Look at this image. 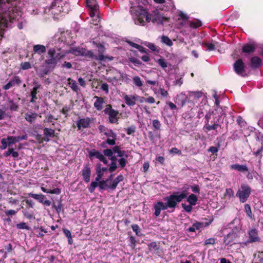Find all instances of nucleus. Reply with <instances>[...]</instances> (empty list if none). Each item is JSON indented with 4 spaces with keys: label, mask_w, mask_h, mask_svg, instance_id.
I'll list each match as a JSON object with an SVG mask.
<instances>
[{
    "label": "nucleus",
    "mask_w": 263,
    "mask_h": 263,
    "mask_svg": "<svg viewBox=\"0 0 263 263\" xmlns=\"http://www.w3.org/2000/svg\"><path fill=\"white\" fill-rule=\"evenodd\" d=\"M187 194L185 191H183L181 193L175 192L170 195L163 198L164 201H166V202L158 201L155 205H157L160 210H165L170 208L173 209L172 211H174L178 203L181 202L183 199L187 197Z\"/></svg>",
    "instance_id": "f257e3e1"
},
{
    "label": "nucleus",
    "mask_w": 263,
    "mask_h": 263,
    "mask_svg": "<svg viewBox=\"0 0 263 263\" xmlns=\"http://www.w3.org/2000/svg\"><path fill=\"white\" fill-rule=\"evenodd\" d=\"M130 12L132 15H135L137 17L136 20V23L137 24L144 26L145 22L147 23L151 22L150 13L146 9H142V7L139 6H131Z\"/></svg>",
    "instance_id": "f03ea898"
},
{
    "label": "nucleus",
    "mask_w": 263,
    "mask_h": 263,
    "mask_svg": "<svg viewBox=\"0 0 263 263\" xmlns=\"http://www.w3.org/2000/svg\"><path fill=\"white\" fill-rule=\"evenodd\" d=\"M212 114L208 112L205 115L204 125L203 128L207 131L216 130L218 127L221 128L219 124V118L212 117Z\"/></svg>",
    "instance_id": "7ed1b4c3"
},
{
    "label": "nucleus",
    "mask_w": 263,
    "mask_h": 263,
    "mask_svg": "<svg viewBox=\"0 0 263 263\" xmlns=\"http://www.w3.org/2000/svg\"><path fill=\"white\" fill-rule=\"evenodd\" d=\"M251 192V188L248 184L242 183L236 192V196L241 203H245L248 200Z\"/></svg>",
    "instance_id": "20e7f679"
},
{
    "label": "nucleus",
    "mask_w": 263,
    "mask_h": 263,
    "mask_svg": "<svg viewBox=\"0 0 263 263\" xmlns=\"http://www.w3.org/2000/svg\"><path fill=\"white\" fill-rule=\"evenodd\" d=\"M103 112L106 115L108 116L109 122L110 123H117L119 117L118 115L119 112L118 110L112 108L111 105L108 104L106 106Z\"/></svg>",
    "instance_id": "39448f33"
},
{
    "label": "nucleus",
    "mask_w": 263,
    "mask_h": 263,
    "mask_svg": "<svg viewBox=\"0 0 263 263\" xmlns=\"http://www.w3.org/2000/svg\"><path fill=\"white\" fill-rule=\"evenodd\" d=\"M245 67V64L242 59L237 60L233 64V68L235 73L242 77L248 76L246 72Z\"/></svg>",
    "instance_id": "423d86ee"
},
{
    "label": "nucleus",
    "mask_w": 263,
    "mask_h": 263,
    "mask_svg": "<svg viewBox=\"0 0 263 263\" xmlns=\"http://www.w3.org/2000/svg\"><path fill=\"white\" fill-rule=\"evenodd\" d=\"M56 50L54 48H50L48 50V55L49 58L45 61V63L48 65V67L51 68V70H53L58 63L56 58H54Z\"/></svg>",
    "instance_id": "0eeeda50"
},
{
    "label": "nucleus",
    "mask_w": 263,
    "mask_h": 263,
    "mask_svg": "<svg viewBox=\"0 0 263 263\" xmlns=\"http://www.w3.org/2000/svg\"><path fill=\"white\" fill-rule=\"evenodd\" d=\"M148 250L149 252H152V254L158 257H161L163 254V251L160 248V246L158 245L157 242L155 241L152 242L148 244Z\"/></svg>",
    "instance_id": "6e6552de"
},
{
    "label": "nucleus",
    "mask_w": 263,
    "mask_h": 263,
    "mask_svg": "<svg viewBox=\"0 0 263 263\" xmlns=\"http://www.w3.org/2000/svg\"><path fill=\"white\" fill-rule=\"evenodd\" d=\"M86 6L89 10V15L93 17L99 9V5L96 0H86Z\"/></svg>",
    "instance_id": "1a4fd4ad"
},
{
    "label": "nucleus",
    "mask_w": 263,
    "mask_h": 263,
    "mask_svg": "<svg viewBox=\"0 0 263 263\" xmlns=\"http://www.w3.org/2000/svg\"><path fill=\"white\" fill-rule=\"evenodd\" d=\"M84 56L100 61H105L106 59L111 61L113 59L112 57L102 56V55H99L98 56L95 55L91 50H87L86 49H85Z\"/></svg>",
    "instance_id": "9d476101"
},
{
    "label": "nucleus",
    "mask_w": 263,
    "mask_h": 263,
    "mask_svg": "<svg viewBox=\"0 0 263 263\" xmlns=\"http://www.w3.org/2000/svg\"><path fill=\"white\" fill-rule=\"evenodd\" d=\"M256 140L258 143L259 148L256 151L254 148L253 154L256 157H259V159H261L262 157L261 153L263 152V136L260 135H257Z\"/></svg>",
    "instance_id": "9b49d317"
},
{
    "label": "nucleus",
    "mask_w": 263,
    "mask_h": 263,
    "mask_svg": "<svg viewBox=\"0 0 263 263\" xmlns=\"http://www.w3.org/2000/svg\"><path fill=\"white\" fill-rule=\"evenodd\" d=\"M248 235V242L249 243L260 241V238L258 236V231L256 229L253 228L249 231Z\"/></svg>",
    "instance_id": "f8f14e48"
},
{
    "label": "nucleus",
    "mask_w": 263,
    "mask_h": 263,
    "mask_svg": "<svg viewBox=\"0 0 263 263\" xmlns=\"http://www.w3.org/2000/svg\"><path fill=\"white\" fill-rule=\"evenodd\" d=\"M22 83V80L19 76H15L9 82L3 87V89L8 90L11 87L15 85L19 86Z\"/></svg>",
    "instance_id": "ddd939ff"
},
{
    "label": "nucleus",
    "mask_w": 263,
    "mask_h": 263,
    "mask_svg": "<svg viewBox=\"0 0 263 263\" xmlns=\"http://www.w3.org/2000/svg\"><path fill=\"white\" fill-rule=\"evenodd\" d=\"M82 175L84 181L86 182H89L91 175V168L89 162L84 166L82 170Z\"/></svg>",
    "instance_id": "4468645a"
},
{
    "label": "nucleus",
    "mask_w": 263,
    "mask_h": 263,
    "mask_svg": "<svg viewBox=\"0 0 263 263\" xmlns=\"http://www.w3.org/2000/svg\"><path fill=\"white\" fill-rule=\"evenodd\" d=\"M149 17L151 18V21H152L153 23H158L161 24H163L164 21H167L168 18L161 16L159 13H153L150 14Z\"/></svg>",
    "instance_id": "2eb2a0df"
},
{
    "label": "nucleus",
    "mask_w": 263,
    "mask_h": 263,
    "mask_svg": "<svg viewBox=\"0 0 263 263\" xmlns=\"http://www.w3.org/2000/svg\"><path fill=\"white\" fill-rule=\"evenodd\" d=\"M44 136L42 141L49 142L50 138H53L55 136L54 129L45 127L43 129Z\"/></svg>",
    "instance_id": "dca6fc26"
},
{
    "label": "nucleus",
    "mask_w": 263,
    "mask_h": 263,
    "mask_svg": "<svg viewBox=\"0 0 263 263\" xmlns=\"http://www.w3.org/2000/svg\"><path fill=\"white\" fill-rule=\"evenodd\" d=\"M262 65L261 59L257 56L252 57L250 59V66L252 69H256Z\"/></svg>",
    "instance_id": "f3484780"
},
{
    "label": "nucleus",
    "mask_w": 263,
    "mask_h": 263,
    "mask_svg": "<svg viewBox=\"0 0 263 263\" xmlns=\"http://www.w3.org/2000/svg\"><path fill=\"white\" fill-rule=\"evenodd\" d=\"M27 136L26 135H24L22 136H8L7 140L8 145H10L12 144H14L15 143L18 142L19 141L23 140H27Z\"/></svg>",
    "instance_id": "a211bd4d"
},
{
    "label": "nucleus",
    "mask_w": 263,
    "mask_h": 263,
    "mask_svg": "<svg viewBox=\"0 0 263 263\" xmlns=\"http://www.w3.org/2000/svg\"><path fill=\"white\" fill-rule=\"evenodd\" d=\"M41 88V85L40 84L36 83L35 85L33 87L30 92V96L31 97V99L30 102L32 103L35 102V101L37 99V97L36 96V94L38 92H39V90Z\"/></svg>",
    "instance_id": "6ab92c4d"
},
{
    "label": "nucleus",
    "mask_w": 263,
    "mask_h": 263,
    "mask_svg": "<svg viewBox=\"0 0 263 263\" xmlns=\"http://www.w3.org/2000/svg\"><path fill=\"white\" fill-rule=\"evenodd\" d=\"M187 99V97L184 94L181 93L176 96L175 103L182 107L185 105Z\"/></svg>",
    "instance_id": "aec40b11"
},
{
    "label": "nucleus",
    "mask_w": 263,
    "mask_h": 263,
    "mask_svg": "<svg viewBox=\"0 0 263 263\" xmlns=\"http://www.w3.org/2000/svg\"><path fill=\"white\" fill-rule=\"evenodd\" d=\"M93 98L96 99V100L93 104L94 107L98 110H101L103 109V105L105 103L104 98L102 97H98L97 96H95Z\"/></svg>",
    "instance_id": "412c9836"
},
{
    "label": "nucleus",
    "mask_w": 263,
    "mask_h": 263,
    "mask_svg": "<svg viewBox=\"0 0 263 263\" xmlns=\"http://www.w3.org/2000/svg\"><path fill=\"white\" fill-rule=\"evenodd\" d=\"M44 184H43L41 187V190L44 193H49V194H56V195H59L61 193V190L60 189L57 187L54 188L53 189H47L46 187L47 185H46L44 186Z\"/></svg>",
    "instance_id": "4be33fe9"
},
{
    "label": "nucleus",
    "mask_w": 263,
    "mask_h": 263,
    "mask_svg": "<svg viewBox=\"0 0 263 263\" xmlns=\"http://www.w3.org/2000/svg\"><path fill=\"white\" fill-rule=\"evenodd\" d=\"M256 49V46L254 44H246L242 47V52L247 54L253 53Z\"/></svg>",
    "instance_id": "5701e85b"
},
{
    "label": "nucleus",
    "mask_w": 263,
    "mask_h": 263,
    "mask_svg": "<svg viewBox=\"0 0 263 263\" xmlns=\"http://www.w3.org/2000/svg\"><path fill=\"white\" fill-rule=\"evenodd\" d=\"M90 123V120L89 118L86 119H81L77 122V127L79 129H80L81 127L87 128L89 127Z\"/></svg>",
    "instance_id": "b1692460"
},
{
    "label": "nucleus",
    "mask_w": 263,
    "mask_h": 263,
    "mask_svg": "<svg viewBox=\"0 0 263 263\" xmlns=\"http://www.w3.org/2000/svg\"><path fill=\"white\" fill-rule=\"evenodd\" d=\"M125 103L129 106H132L136 104V95L128 96L126 95L124 97Z\"/></svg>",
    "instance_id": "393cba45"
},
{
    "label": "nucleus",
    "mask_w": 263,
    "mask_h": 263,
    "mask_svg": "<svg viewBox=\"0 0 263 263\" xmlns=\"http://www.w3.org/2000/svg\"><path fill=\"white\" fill-rule=\"evenodd\" d=\"M46 51V47L43 45L37 44L33 46V52L34 53H37L41 55Z\"/></svg>",
    "instance_id": "a878e982"
},
{
    "label": "nucleus",
    "mask_w": 263,
    "mask_h": 263,
    "mask_svg": "<svg viewBox=\"0 0 263 263\" xmlns=\"http://www.w3.org/2000/svg\"><path fill=\"white\" fill-rule=\"evenodd\" d=\"M232 170H237L238 172L245 173L248 172L249 169L246 165H240L239 164H234L230 166Z\"/></svg>",
    "instance_id": "bb28decb"
},
{
    "label": "nucleus",
    "mask_w": 263,
    "mask_h": 263,
    "mask_svg": "<svg viewBox=\"0 0 263 263\" xmlns=\"http://www.w3.org/2000/svg\"><path fill=\"white\" fill-rule=\"evenodd\" d=\"M89 156L90 157H96L100 161H102V160L105 158L104 155H103L99 151H97L95 149L90 151L89 152Z\"/></svg>",
    "instance_id": "cd10ccee"
},
{
    "label": "nucleus",
    "mask_w": 263,
    "mask_h": 263,
    "mask_svg": "<svg viewBox=\"0 0 263 263\" xmlns=\"http://www.w3.org/2000/svg\"><path fill=\"white\" fill-rule=\"evenodd\" d=\"M236 237V234L234 233H229L224 238L223 242L226 245H231Z\"/></svg>",
    "instance_id": "c85d7f7f"
},
{
    "label": "nucleus",
    "mask_w": 263,
    "mask_h": 263,
    "mask_svg": "<svg viewBox=\"0 0 263 263\" xmlns=\"http://www.w3.org/2000/svg\"><path fill=\"white\" fill-rule=\"evenodd\" d=\"M68 84L71 88V89L76 92H78L80 90L79 86L77 85V83H76V81L73 79H72L70 78H69L67 79Z\"/></svg>",
    "instance_id": "c756f323"
},
{
    "label": "nucleus",
    "mask_w": 263,
    "mask_h": 263,
    "mask_svg": "<svg viewBox=\"0 0 263 263\" xmlns=\"http://www.w3.org/2000/svg\"><path fill=\"white\" fill-rule=\"evenodd\" d=\"M37 117V114L35 112L26 113L25 115V119L30 123L33 122Z\"/></svg>",
    "instance_id": "7c9ffc66"
},
{
    "label": "nucleus",
    "mask_w": 263,
    "mask_h": 263,
    "mask_svg": "<svg viewBox=\"0 0 263 263\" xmlns=\"http://www.w3.org/2000/svg\"><path fill=\"white\" fill-rule=\"evenodd\" d=\"M124 179V177L122 175H120L118 176L116 179L113 181L111 184L110 185L109 189L112 190H115L118 183L121 181H122Z\"/></svg>",
    "instance_id": "2f4dec72"
},
{
    "label": "nucleus",
    "mask_w": 263,
    "mask_h": 263,
    "mask_svg": "<svg viewBox=\"0 0 263 263\" xmlns=\"http://www.w3.org/2000/svg\"><path fill=\"white\" fill-rule=\"evenodd\" d=\"M186 201L191 205H195L198 201V198L197 196L194 194H191L190 195L187 199Z\"/></svg>",
    "instance_id": "473e14b6"
},
{
    "label": "nucleus",
    "mask_w": 263,
    "mask_h": 263,
    "mask_svg": "<svg viewBox=\"0 0 263 263\" xmlns=\"http://www.w3.org/2000/svg\"><path fill=\"white\" fill-rule=\"evenodd\" d=\"M203 223L199 222L194 223L192 227L187 229V231L190 232H194L196 230H199L202 226Z\"/></svg>",
    "instance_id": "72a5a7b5"
},
{
    "label": "nucleus",
    "mask_w": 263,
    "mask_h": 263,
    "mask_svg": "<svg viewBox=\"0 0 263 263\" xmlns=\"http://www.w3.org/2000/svg\"><path fill=\"white\" fill-rule=\"evenodd\" d=\"M29 197H32L34 199L36 200L39 202H43V198H44V195L42 194H36L32 193H29L28 194Z\"/></svg>",
    "instance_id": "f704fd0d"
},
{
    "label": "nucleus",
    "mask_w": 263,
    "mask_h": 263,
    "mask_svg": "<svg viewBox=\"0 0 263 263\" xmlns=\"http://www.w3.org/2000/svg\"><path fill=\"white\" fill-rule=\"evenodd\" d=\"M100 166H101V164L99 163L96 166V174L97 177L95 179L96 181H99L102 179L104 174L100 171Z\"/></svg>",
    "instance_id": "c9c22d12"
},
{
    "label": "nucleus",
    "mask_w": 263,
    "mask_h": 263,
    "mask_svg": "<svg viewBox=\"0 0 263 263\" xmlns=\"http://www.w3.org/2000/svg\"><path fill=\"white\" fill-rule=\"evenodd\" d=\"M85 48H75L72 49V53L76 55H83L85 54Z\"/></svg>",
    "instance_id": "e433bc0d"
},
{
    "label": "nucleus",
    "mask_w": 263,
    "mask_h": 263,
    "mask_svg": "<svg viewBox=\"0 0 263 263\" xmlns=\"http://www.w3.org/2000/svg\"><path fill=\"white\" fill-rule=\"evenodd\" d=\"M117 139V137H115V138H107L105 141L103 142L102 144V146L104 147H105L106 146H104L105 144H108V145L113 146L116 144V141Z\"/></svg>",
    "instance_id": "4c0bfd02"
},
{
    "label": "nucleus",
    "mask_w": 263,
    "mask_h": 263,
    "mask_svg": "<svg viewBox=\"0 0 263 263\" xmlns=\"http://www.w3.org/2000/svg\"><path fill=\"white\" fill-rule=\"evenodd\" d=\"M52 70H51V68L49 67L44 68L40 71L39 73L40 77L41 78H44L46 75L49 74Z\"/></svg>",
    "instance_id": "58836bf2"
},
{
    "label": "nucleus",
    "mask_w": 263,
    "mask_h": 263,
    "mask_svg": "<svg viewBox=\"0 0 263 263\" xmlns=\"http://www.w3.org/2000/svg\"><path fill=\"white\" fill-rule=\"evenodd\" d=\"M98 185L100 190H105L106 189H109L110 185L107 184V181L102 180L98 181Z\"/></svg>",
    "instance_id": "ea45409f"
},
{
    "label": "nucleus",
    "mask_w": 263,
    "mask_h": 263,
    "mask_svg": "<svg viewBox=\"0 0 263 263\" xmlns=\"http://www.w3.org/2000/svg\"><path fill=\"white\" fill-rule=\"evenodd\" d=\"M161 41L168 46H172L173 44L172 40L167 36L163 35L161 37Z\"/></svg>",
    "instance_id": "a19ab883"
},
{
    "label": "nucleus",
    "mask_w": 263,
    "mask_h": 263,
    "mask_svg": "<svg viewBox=\"0 0 263 263\" xmlns=\"http://www.w3.org/2000/svg\"><path fill=\"white\" fill-rule=\"evenodd\" d=\"M245 210L247 216L252 219L253 215L251 211V206L249 204H246L245 205Z\"/></svg>",
    "instance_id": "79ce46f5"
},
{
    "label": "nucleus",
    "mask_w": 263,
    "mask_h": 263,
    "mask_svg": "<svg viewBox=\"0 0 263 263\" xmlns=\"http://www.w3.org/2000/svg\"><path fill=\"white\" fill-rule=\"evenodd\" d=\"M16 227L17 229L27 230H29L30 227L25 222H21L16 225Z\"/></svg>",
    "instance_id": "37998d69"
},
{
    "label": "nucleus",
    "mask_w": 263,
    "mask_h": 263,
    "mask_svg": "<svg viewBox=\"0 0 263 263\" xmlns=\"http://www.w3.org/2000/svg\"><path fill=\"white\" fill-rule=\"evenodd\" d=\"M133 82L134 84L138 87H141L143 85L140 78L138 76H135L133 78Z\"/></svg>",
    "instance_id": "c03bdc74"
},
{
    "label": "nucleus",
    "mask_w": 263,
    "mask_h": 263,
    "mask_svg": "<svg viewBox=\"0 0 263 263\" xmlns=\"http://www.w3.org/2000/svg\"><path fill=\"white\" fill-rule=\"evenodd\" d=\"M203 93L201 91H193L190 93V97H193L194 99H199L202 96Z\"/></svg>",
    "instance_id": "a18cd8bd"
},
{
    "label": "nucleus",
    "mask_w": 263,
    "mask_h": 263,
    "mask_svg": "<svg viewBox=\"0 0 263 263\" xmlns=\"http://www.w3.org/2000/svg\"><path fill=\"white\" fill-rule=\"evenodd\" d=\"M96 46H97V47L98 49V52L99 53V55H102V56H104L103 55V53L105 51V47L103 45L100 44V43L97 44Z\"/></svg>",
    "instance_id": "49530a36"
},
{
    "label": "nucleus",
    "mask_w": 263,
    "mask_h": 263,
    "mask_svg": "<svg viewBox=\"0 0 263 263\" xmlns=\"http://www.w3.org/2000/svg\"><path fill=\"white\" fill-rule=\"evenodd\" d=\"M201 25H202V23L201 21H200L199 20H197L195 22H191L190 23V26L191 28H198V27H200Z\"/></svg>",
    "instance_id": "de8ad7c7"
},
{
    "label": "nucleus",
    "mask_w": 263,
    "mask_h": 263,
    "mask_svg": "<svg viewBox=\"0 0 263 263\" xmlns=\"http://www.w3.org/2000/svg\"><path fill=\"white\" fill-rule=\"evenodd\" d=\"M132 228L137 236H141L140 228L137 224H134L132 226Z\"/></svg>",
    "instance_id": "09e8293b"
},
{
    "label": "nucleus",
    "mask_w": 263,
    "mask_h": 263,
    "mask_svg": "<svg viewBox=\"0 0 263 263\" xmlns=\"http://www.w3.org/2000/svg\"><path fill=\"white\" fill-rule=\"evenodd\" d=\"M157 62L159 65V66H160L163 68H165L167 67V63L163 58L158 59L157 61Z\"/></svg>",
    "instance_id": "8fccbe9b"
},
{
    "label": "nucleus",
    "mask_w": 263,
    "mask_h": 263,
    "mask_svg": "<svg viewBox=\"0 0 263 263\" xmlns=\"http://www.w3.org/2000/svg\"><path fill=\"white\" fill-rule=\"evenodd\" d=\"M237 122L241 127H245L247 125V123L246 122V121L240 116L237 117Z\"/></svg>",
    "instance_id": "3c124183"
},
{
    "label": "nucleus",
    "mask_w": 263,
    "mask_h": 263,
    "mask_svg": "<svg viewBox=\"0 0 263 263\" xmlns=\"http://www.w3.org/2000/svg\"><path fill=\"white\" fill-rule=\"evenodd\" d=\"M104 135L107 137V138H115V137H117L116 134L111 129L107 130V132H105Z\"/></svg>",
    "instance_id": "603ef678"
},
{
    "label": "nucleus",
    "mask_w": 263,
    "mask_h": 263,
    "mask_svg": "<svg viewBox=\"0 0 263 263\" xmlns=\"http://www.w3.org/2000/svg\"><path fill=\"white\" fill-rule=\"evenodd\" d=\"M9 106L10 110L14 111L17 110L18 107L17 104L12 100L9 101Z\"/></svg>",
    "instance_id": "864d4df0"
},
{
    "label": "nucleus",
    "mask_w": 263,
    "mask_h": 263,
    "mask_svg": "<svg viewBox=\"0 0 263 263\" xmlns=\"http://www.w3.org/2000/svg\"><path fill=\"white\" fill-rule=\"evenodd\" d=\"M23 201L25 202L28 208H33L34 207L35 203L32 200L25 199Z\"/></svg>",
    "instance_id": "5fc2aeb1"
},
{
    "label": "nucleus",
    "mask_w": 263,
    "mask_h": 263,
    "mask_svg": "<svg viewBox=\"0 0 263 263\" xmlns=\"http://www.w3.org/2000/svg\"><path fill=\"white\" fill-rule=\"evenodd\" d=\"M153 126L156 130H160L161 127V123L157 119H155L153 121Z\"/></svg>",
    "instance_id": "6e6d98bb"
},
{
    "label": "nucleus",
    "mask_w": 263,
    "mask_h": 263,
    "mask_svg": "<svg viewBox=\"0 0 263 263\" xmlns=\"http://www.w3.org/2000/svg\"><path fill=\"white\" fill-rule=\"evenodd\" d=\"M204 44V46L207 48V50L208 51H213L215 49V45L212 43H209L205 42Z\"/></svg>",
    "instance_id": "4d7b16f0"
},
{
    "label": "nucleus",
    "mask_w": 263,
    "mask_h": 263,
    "mask_svg": "<svg viewBox=\"0 0 263 263\" xmlns=\"http://www.w3.org/2000/svg\"><path fill=\"white\" fill-rule=\"evenodd\" d=\"M136 126L135 125H132L127 128L126 129V134L128 135H130L132 134H134L136 132Z\"/></svg>",
    "instance_id": "13d9d810"
},
{
    "label": "nucleus",
    "mask_w": 263,
    "mask_h": 263,
    "mask_svg": "<svg viewBox=\"0 0 263 263\" xmlns=\"http://www.w3.org/2000/svg\"><path fill=\"white\" fill-rule=\"evenodd\" d=\"M129 61L134 63L136 66H139L142 64V62L140 60L134 57L129 58Z\"/></svg>",
    "instance_id": "bf43d9fd"
},
{
    "label": "nucleus",
    "mask_w": 263,
    "mask_h": 263,
    "mask_svg": "<svg viewBox=\"0 0 263 263\" xmlns=\"http://www.w3.org/2000/svg\"><path fill=\"white\" fill-rule=\"evenodd\" d=\"M98 181H93L90 183V187L89 188V192L90 193H93L95 190V189L98 186Z\"/></svg>",
    "instance_id": "052dcab7"
},
{
    "label": "nucleus",
    "mask_w": 263,
    "mask_h": 263,
    "mask_svg": "<svg viewBox=\"0 0 263 263\" xmlns=\"http://www.w3.org/2000/svg\"><path fill=\"white\" fill-rule=\"evenodd\" d=\"M21 68L23 70H27L31 68V64L28 62H25L21 64Z\"/></svg>",
    "instance_id": "680f3d73"
},
{
    "label": "nucleus",
    "mask_w": 263,
    "mask_h": 263,
    "mask_svg": "<svg viewBox=\"0 0 263 263\" xmlns=\"http://www.w3.org/2000/svg\"><path fill=\"white\" fill-rule=\"evenodd\" d=\"M18 210H8L5 211V214L6 216H12L13 215H15L18 212Z\"/></svg>",
    "instance_id": "e2e57ef3"
},
{
    "label": "nucleus",
    "mask_w": 263,
    "mask_h": 263,
    "mask_svg": "<svg viewBox=\"0 0 263 263\" xmlns=\"http://www.w3.org/2000/svg\"><path fill=\"white\" fill-rule=\"evenodd\" d=\"M1 143H2V146H1L0 148L2 149H6L7 148V146L9 145L8 143L7 138L6 139L3 138L1 140Z\"/></svg>",
    "instance_id": "0e129e2a"
},
{
    "label": "nucleus",
    "mask_w": 263,
    "mask_h": 263,
    "mask_svg": "<svg viewBox=\"0 0 263 263\" xmlns=\"http://www.w3.org/2000/svg\"><path fill=\"white\" fill-rule=\"evenodd\" d=\"M103 153L105 156L108 157V158L112 156L113 154V151L110 148L104 149Z\"/></svg>",
    "instance_id": "69168bd1"
},
{
    "label": "nucleus",
    "mask_w": 263,
    "mask_h": 263,
    "mask_svg": "<svg viewBox=\"0 0 263 263\" xmlns=\"http://www.w3.org/2000/svg\"><path fill=\"white\" fill-rule=\"evenodd\" d=\"M181 206L182 208L186 212H191L192 210V206L190 204L189 205H186L184 203H182Z\"/></svg>",
    "instance_id": "338daca9"
},
{
    "label": "nucleus",
    "mask_w": 263,
    "mask_h": 263,
    "mask_svg": "<svg viewBox=\"0 0 263 263\" xmlns=\"http://www.w3.org/2000/svg\"><path fill=\"white\" fill-rule=\"evenodd\" d=\"M129 240H130V245H129V246L133 249H134L135 248L136 243V240L135 237L133 236H130L129 237Z\"/></svg>",
    "instance_id": "774afa93"
}]
</instances>
